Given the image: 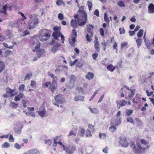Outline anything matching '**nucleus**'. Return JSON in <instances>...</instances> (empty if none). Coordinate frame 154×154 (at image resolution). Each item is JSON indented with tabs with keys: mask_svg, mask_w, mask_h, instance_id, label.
Returning <instances> with one entry per match:
<instances>
[{
	"mask_svg": "<svg viewBox=\"0 0 154 154\" xmlns=\"http://www.w3.org/2000/svg\"><path fill=\"white\" fill-rule=\"evenodd\" d=\"M91 34H87L86 36V38L87 41L90 42L91 41V38L93 37V35L91 36Z\"/></svg>",
	"mask_w": 154,
	"mask_h": 154,
	"instance_id": "nucleus-29",
	"label": "nucleus"
},
{
	"mask_svg": "<svg viewBox=\"0 0 154 154\" xmlns=\"http://www.w3.org/2000/svg\"><path fill=\"white\" fill-rule=\"evenodd\" d=\"M35 20L36 21V22L33 21L32 20L31 21H30L29 22L28 25L29 26V29L34 28L35 25H37L38 23V19L37 18H36Z\"/></svg>",
	"mask_w": 154,
	"mask_h": 154,
	"instance_id": "nucleus-10",
	"label": "nucleus"
},
{
	"mask_svg": "<svg viewBox=\"0 0 154 154\" xmlns=\"http://www.w3.org/2000/svg\"><path fill=\"white\" fill-rule=\"evenodd\" d=\"M32 75V74L31 72L29 74H27L25 77L24 80H29L30 78L31 77Z\"/></svg>",
	"mask_w": 154,
	"mask_h": 154,
	"instance_id": "nucleus-42",
	"label": "nucleus"
},
{
	"mask_svg": "<svg viewBox=\"0 0 154 154\" xmlns=\"http://www.w3.org/2000/svg\"><path fill=\"white\" fill-rule=\"evenodd\" d=\"M39 151L36 149H33L28 151L23 154H39Z\"/></svg>",
	"mask_w": 154,
	"mask_h": 154,
	"instance_id": "nucleus-11",
	"label": "nucleus"
},
{
	"mask_svg": "<svg viewBox=\"0 0 154 154\" xmlns=\"http://www.w3.org/2000/svg\"><path fill=\"white\" fill-rule=\"evenodd\" d=\"M22 128L23 126H16L14 128L15 132L18 134H20Z\"/></svg>",
	"mask_w": 154,
	"mask_h": 154,
	"instance_id": "nucleus-20",
	"label": "nucleus"
},
{
	"mask_svg": "<svg viewBox=\"0 0 154 154\" xmlns=\"http://www.w3.org/2000/svg\"><path fill=\"white\" fill-rule=\"evenodd\" d=\"M85 132V131L84 129L81 128L80 130L79 131V134L81 136L84 137Z\"/></svg>",
	"mask_w": 154,
	"mask_h": 154,
	"instance_id": "nucleus-30",
	"label": "nucleus"
},
{
	"mask_svg": "<svg viewBox=\"0 0 154 154\" xmlns=\"http://www.w3.org/2000/svg\"><path fill=\"white\" fill-rule=\"evenodd\" d=\"M48 75L50 76L53 79V81L52 83H57V81L58 78L57 77L54 75V74L50 72H48Z\"/></svg>",
	"mask_w": 154,
	"mask_h": 154,
	"instance_id": "nucleus-16",
	"label": "nucleus"
},
{
	"mask_svg": "<svg viewBox=\"0 0 154 154\" xmlns=\"http://www.w3.org/2000/svg\"><path fill=\"white\" fill-rule=\"evenodd\" d=\"M23 96L24 95L22 93L20 92L18 95L15 96L14 100L16 101H19L23 98Z\"/></svg>",
	"mask_w": 154,
	"mask_h": 154,
	"instance_id": "nucleus-17",
	"label": "nucleus"
},
{
	"mask_svg": "<svg viewBox=\"0 0 154 154\" xmlns=\"http://www.w3.org/2000/svg\"><path fill=\"white\" fill-rule=\"evenodd\" d=\"M53 30L54 32L53 33V36L56 40L59 41L58 37H60L61 34L60 32V28L58 26H54L53 27Z\"/></svg>",
	"mask_w": 154,
	"mask_h": 154,
	"instance_id": "nucleus-5",
	"label": "nucleus"
},
{
	"mask_svg": "<svg viewBox=\"0 0 154 154\" xmlns=\"http://www.w3.org/2000/svg\"><path fill=\"white\" fill-rule=\"evenodd\" d=\"M98 54L97 53H94L92 54V58L94 60H95L96 58L98 57Z\"/></svg>",
	"mask_w": 154,
	"mask_h": 154,
	"instance_id": "nucleus-51",
	"label": "nucleus"
},
{
	"mask_svg": "<svg viewBox=\"0 0 154 154\" xmlns=\"http://www.w3.org/2000/svg\"><path fill=\"white\" fill-rule=\"evenodd\" d=\"M39 38L42 42L47 41L50 37L51 31L45 29H42L40 31Z\"/></svg>",
	"mask_w": 154,
	"mask_h": 154,
	"instance_id": "nucleus-2",
	"label": "nucleus"
},
{
	"mask_svg": "<svg viewBox=\"0 0 154 154\" xmlns=\"http://www.w3.org/2000/svg\"><path fill=\"white\" fill-rule=\"evenodd\" d=\"M99 31L100 35L102 36H103L104 35V31L103 29L102 28H100Z\"/></svg>",
	"mask_w": 154,
	"mask_h": 154,
	"instance_id": "nucleus-57",
	"label": "nucleus"
},
{
	"mask_svg": "<svg viewBox=\"0 0 154 154\" xmlns=\"http://www.w3.org/2000/svg\"><path fill=\"white\" fill-rule=\"evenodd\" d=\"M104 21L107 23H109L110 20L109 18L107 17V15L106 13H105L104 14Z\"/></svg>",
	"mask_w": 154,
	"mask_h": 154,
	"instance_id": "nucleus-38",
	"label": "nucleus"
},
{
	"mask_svg": "<svg viewBox=\"0 0 154 154\" xmlns=\"http://www.w3.org/2000/svg\"><path fill=\"white\" fill-rule=\"evenodd\" d=\"M9 89L7 88V92H6V94H5L3 95V97L5 98L7 97L8 96V95L10 94V89L9 88H8Z\"/></svg>",
	"mask_w": 154,
	"mask_h": 154,
	"instance_id": "nucleus-46",
	"label": "nucleus"
},
{
	"mask_svg": "<svg viewBox=\"0 0 154 154\" xmlns=\"http://www.w3.org/2000/svg\"><path fill=\"white\" fill-rule=\"evenodd\" d=\"M140 142L142 144L145 145H146L148 144L147 142L144 139H141L140 140Z\"/></svg>",
	"mask_w": 154,
	"mask_h": 154,
	"instance_id": "nucleus-59",
	"label": "nucleus"
},
{
	"mask_svg": "<svg viewBox=\"0 0 154 154\" xmlns=\"http://www.w3.org/2000/svg\"><path fill=\"white\" fill-rule=\"evenodd\" d=\"M90 110L91 112L94 113H97V109L96 108L93 109L90 108Z\"/></svg>",
	"mask_w": 154,
	"mask_h": 154,
	"instance_id": "nucleus-61",
	"label": "nucleus"
},
{
	"mask_svg": "<svg viewBox=\"0 0 154 154\" xmlns=\"http://www.w3.org/2000/svg\"><path fill=\"white\" fill-rule=\"evenodd\" d=\"M54 100L56 102L54 103L55 105L59 106V105L57 104H61L63 103L64 101V98L63 95L61 94H59L54 97Z\"/></svg>",
	"mask_w": 154,
	"mask_h": 154,
	"instance_id": "nucleus-4",
	"label": "nucleus"
},
{
	"mask_svg": "<svg viewBox=\"0 0 154 154\" xmlns=\"http://www.w3.org/2000/svg\"><path fill=\"white\" fill-rule=\"evenodd\" d=\"M45 113L46 112L44 110L38 111V114L41 117H43Z\"/></svg>",
	"mask_w": 154,
	"mask_h": 154,
	"instance_id": "nucleus-40",
	"label": "nucleus"
},
{
	"mask_svg": "<svg viewBox=\"0 0 154 154\" xmlns=\"http://www.w3.org/2000/svg\"><path fill=\"white\" fill-rule=\"evenodd\" d=\"M7 15L6 11L0 10V18L5 20L6 19Z\"/></svg>",
	"mask_w": 154,
	"mask_h": 154,
	"instance_id": "nucleus-22",
	"label": "nucleus"
},
{
	"mask_svg": "<svg viewBox=\"0 0 154 154\" xmlns=\"http://www.w3.org/2000/svg\"><path fill=\"white\" fill-rule=\"evenodd\" d=\"M116 103L119 109H120L121 107L125 106L127 102L125 100L123 99L122 100H117Z\"/></svg>",
	"mask_w": 154,
	"mask_h": 154,
	"instance_id": "nucleus-9",
	"label": "nucleus"
},
{
	"mask_svg": "<svg viewBox=\"0 0 154 154\" xmlns=\"http://www.w3.org/2000/svg\"><path fill=\"white\" fill-rule=\"evenodd\" d=\"M14 146L15 148L17 149H20L21 148L20 146L17 143L14 144Z\"/></svg>",
	"mask_w": 154,
	"mask_h": 154,
	"instance_id": "nucleus-60",
	"label": "nucleus"
},
{
	"mask_svg": "<svg viewBox=\"0 0 154 154\" xmlns=\"http://www.w3.org/2000/svg\"><path fill=\"white\" fill-rule=\"evenodd\" d=\"M94 126H89L87 130H86L85 136L86 137H91L92 136V134L91 133V131H94Z\"/></svg>",
	"mask_w": 154,
	"mask_h": 154,
	"instance_id": "nucleus-8",
	"label": "nucleus"
},
{
	"mask_svg": "<svg viewBox=\"0 0 154 154\" xmlns=\"http://www.w3.org/2000/svg\"><path fill=\"white\" fill-rule=\"evenodd\" d=\"M124 88H125L126 89H127L128 90L131 91V93L130 94L128 95V98L129 99H131L132 98V97L134 96V94H135V90H133L131 89H129V88L127 87V86H125V85L124 87Z\"/></svg>",
	"mask_w": 154,
	"mask_h": 154,
	"instance_id": "nucleus-14",
	"label": "nucleus"
},
{
	"mask_svg": "<svg viewBox=\"0 0 154 154\" xmlns=\"http://www.w3.org/2000/svg\"><path fill=\"white\" fill-rule=\"evenodd\" d=\"M119 144L123 147L126 148L128 146V143L125 137H120Z\"/></svg>",
	"mask_w": 154,
	"mask_h": 154,
	"instance_id": "nucleus-7",
	"label": "nucleus"
},
{
	"mask_svg": "<svg viewBox=\"0 0 154 154\" xmlns=\"http://www.w3.org/2000/svg\"><path fill=\"white\" fill-rule=\"evenodd\" d=\"M84 7L82 6L79 7L78 12L79 13V15L76 14L74 16V17L77 19L79 25L82 26L84 25L87 23V15L86 12L84 10Z\"/></svg>",
	"mask_w": 154,
	"mask_h": 154,
	"instance_id": "nucleus-1",
	"label": "nucleus"
},
{
	"mask_svg": "<svg viewBox=\"0 0 154 154\" xmlns=\"http://www.w3.org/2000/svg\"><path fill=\"white\" fill-rule=\"evenodd\" d=\"M40 43H38L37 45H35L34 49L33 50H32V51L34 52L37 51L38 50L39 48H40Z\"/></svg>",
	"mask_w": 154,
	"mask_h": 154,
	"instance_id": "nucleus-35",
	"label": "nucleus"
},
{
	"mask_svg": "<svg viewBox=\"0 0 154 154\" xmlns=\"http://www.w3.org/2000/svg\"><path fill=\"white\" fill-rule=\"evenodd\" d=\"M60 37H61V42L63 43H64L65 40V37L63 35H62V34L61 33V34L60 35Z\"/></svg>",
	"mask_w": 154,
	"mask_h": 154,
	"instance_id": "nucleus-62",
	"label": "nucleus"
},
{
	"mask_svg": "<svg viewBox=\"0 0 154 154\" xmlns=\"http://www.w3.org/2000/svg\"><path fill=\"white\" fill-rule=\"evenodd\" d=\"M94 14L98 17L100 16L99 12L98 9H96L95 10V11H94Z\"/></svg>",
	"mask_w": 154,
	"mask_h": 154,
	"instance_id": "nucleus-55",
	"label": "nucleus"
},
{
	"mask_svg": "<svg viewBox=\"0 0 154 154\" xmlns=\"http://www.w3.org/2000/svg\"><path fill=\"white\" fill-rule=\"evenodd\" d=\"M106 136H107L106 134L104 133H99V137L100 139H103L106 138Z\"/></svg>",
	"mask_w": 154,
	"mask_h": 154,
	"instance_id": "nucleus-34",
	"label": "nucleus"
},
{
	"mask_svg": "<svg viewBox=\"0 0 154 154\" xmlns=\"http://www.w3.org/2000/svg\"><path fill=\"white\" fill-rule=\"evenodd\" d=\"M64 3L63 1L61 0H57L56 2V4L60 6Z\"/></svg>",
	"mask_w": 154,
	"mask_h": 154,
	"instance_id": "nucleus-56",
	"label": "nucleus"
},
{
	"mask_svg": "<svg viewBox=\"0 0 154 154\" xmlns=\"http://www.w3.org/2000/svg\"><path fill=\"white\" fill-rule=\"evenodd\" d=\"M116 128L115 127V126H111L109 128V130L111 132L114 131Z\"/></svg>",
	"mask_w": 154,
	"mask_h": 154,
	"instance_id": "nucleus-50",
	"label": "nucleus"
},
{
	"mask_svg": "<svg viewBox=\"0 0 154 154\" xmlns=\"http://www.w3.org/2000/svg\"><path fill=\"white\" fill-rule=\"evenodd\" d=\"M17 94V92L15 90V87L13 89H10V96L13 97L16 96Z\"/></svg>",
	"mask_w": 154,
	"mask_h": 154,
	"instance_id": "nucleus-25",
	"label": "nucleus"
},
{
	"mask_svg": "<svg viewBox=\"0 0 154 154\" xmlns=\"http://www.w3.org/2000/svg\"><path fill=\"white\" fill-rule=\"evenodd\" d=\"M88 5V8L90 11L92 8V3L88 1L87 2Z\"/></svg>",
	"mask_w": 154,
	"mask_h": 154,
	"instance_id": "nucleus-52",
	"label": "nucleus"
},
{
	"mask_svg": "<svg viewBox=\"0 0 154 154\" xmlns=\"http://www.w3.org/2000/svg\"><path fill=\"white\" fill-rule=\"evenodd\" d=\"M76 146L72 144L69 145V147L66 146L64 151H65L66 153L68 154H72L74 151L76 150Z\"/></svg>",
	"mask_w": 154,
	"mask_h": 154,
	"instance_id": "nucleus-6",
	"label": "nucleus"
},
{
	"mask_svg": "<svg viewBox=\"0 0 154 154\" xmlns=\"http://www.w3.org/2000/svg\"><path fill=\"white\" fill-rule=\"evenodd\" d=\"M119 31L120 34H124L125 33V30L123 27L122 28H120Z\"/></svg>",
	"mask_w": 154,
	"mask_h": 154,
	"instance_id": "nucleus-58",
	"label": "nucleus"
},
{
	"mask_svg": "<svg viewBox=\"0 0 154 154\" xmlns=\"http://www.w3.org/2000/svg\"><path fill=\"white\" fill-rule=\"evenodd\" d=\"M58 18L60 20H62L64 19V17L63 14L61 13H59L58 15Z\"/></svg>",
	"mask_w": 154,
	"mask_h": 154,
	"instance_id": "nucleus-45",
	"label": "nucleus"
},
{
	"mask_svg": "<svg viewBox=\"0 0 154 154\" xmlns=\"http://www.w3.org/2000/svg\"><path fill=\"white\" fill-rule=\"evenodd\" d=\"M94 74L92 72H89L85 76L86 79L89 80L92 79L94 77Z\"/></svg>",
	"mask_w": 154,
	"mask_h": 154,
	"instance_id": "nucleus-18",
	"label": "nucleus"
},
{
	"mask_svg": "<svg viewBox=\"0 0 154 154\" xmlns=\"http://www.w3.org/2000/svg\"><path fill=\"white\" fill-rule=\"evenodd\" d=\"M143 32L144 30L143 29H141L137 33V37L139 38H140L143 35Z\"/></svg>",
	"mask_w": 154,
	"mask_h": 154,
	"instance_id": "nucleus-33",
	"label": "nucleus"
},
{
	"mask_svg": "<svg viewBox=\"0 0 154 154\" xmlns=\"http://www.w3.org/2000/svg\"><path fill=\"white\" fill-rule=\"evenodd\" d=\"M51 84V82L50 81L47 82L42 85V86L45 87H48V86Z\"/></svg>",
	"mask_w": 154,
	"mask_h": 154,
	"instance_id": "nucleus-48",
	"label": "nucleus"
},
{
	"mask_svg": "<svg viewBox=\"0 0 154 154\" xmlns=\"http://www.w3.org/2000/svg\"><path fill=\"white\" fill-rule=\"evenodd\" d=\"M60 46V45L59 44H58L57 45H55L52 48V51L53 53H55L58 49V47Z\"/></svg>",
	"mask_w": 154,
	"mask_h": 154,
	"instance_id": "nucleus-32",
	"label": "nucleus"
},
{
	"mask_svg": "<svg viewBox=\"0 0 154 154\" xmlns=\"http://www.w3.org/2000/svg\"><path fill=\"white\" fill-rule=\"evenodd\" d=\"M52 142V141L50 139L46 140H45V143L48 144L49 146L51 145Z\"/></svg>",
	"mask_w": 154,
	"mask_h": 154,
	"instance_id": "nucleus-53",
	"label": "nucleus"
},
{
	"mask_svg": "<svg viewBox=\"0 0 154 154\" xmlns=\"http://www.w3.org/2000/svg\"><path fill=\"white\" fill-rule=\"evenodd\" d=\"M87 31L89 34H91V36H92L93 35V29L94 28L93 26L89 24L87 25Z\"/></svg>",
	"mask_w": 154,
	"mask_h": 154,
	"instance_id": "nucleus-15",
	"label": "nucleus"
},
{
	"mask_svg": "<svg viewBox=\"0 0 154 154\" xmlns=\"http://www.w3.org/2000/svg\"><path fill=\"white\" fill-rule=\"evenodd\" d=\"M25 88V85L24 84H22L19 86L18 89L20 91L23 92L24 91Z\"/></svg>",
	"mask_w": 154,
	"mask_h": 154,
	"instance_id": "nucleus-37",
	"label": "nucleus"
},
{
	"mask_svg": "<svg viewBox=\"0 0 154 154\" xmlns=\"http://www.w3.org/2000/svg\"><path fill=\"white\" fill-rule=\"evenodd\" d=\"M153 91H151L150 92H149L148 90H146V93L147 94V96L148 97H149L151 95H152L153 94Z\"/></svg>",
	"mask_w": 154,
	"mask_h": 154,
	"instance_id": "nucleus-63",
	"label": "nucleus"
},
{
	"mask_svg": "<svg viewBox=\"0 0 154 154\" xmlns=\"http://www.w3.org/2000/svg\"><path fill=\"white\" fill-rule=\"evenodd\" d=\"M142 39L140 38H138L136 39V42L138 48H139L142 45Z\"/></svg>",
	"mask_w": 154,
	"mask_h": 154,
	"instance_id": "nucleus-24",
	"label": "nucleus"
},
{
	"mask_svg": "<svg viewBox=\"0 0 154 154\" xmlns=\"http://www.w3.org/2000/svg\"><path fill=\"white\" fill-rule=\"evenodd\" d=\"M128 45V43L127 42H122L121 44V47L123 48L125 46H126Z\"/></svg>",
	"mask_w": 154,
	"mask_h": 154,
	"instance_id": "nucleus-64",
	"label": "nucleus"
},
{
	"mask_svg": "<svg viewBox=\"0 0 154 154\" xmlns=\"http://www.w3.org/2000/svg\"><path fill=\"white\" fill-rule=\"evenodd\" d=\"M18 106V104L17 103H13L12 102H10V107L13 108H16Z\"/></svg>",
	"mask_w": 154,
	"mask_h": 154,
	"instance_id": "nucleus-36",
	"label": "nucleus"
},
{
	"mask_svg": "<svg viewBox=\"0 0 154 154\" xmlns=\"http://www.w3.org/2000/svg\"><path fill=\"white\" fill-rule=\"evenodd\" d=\"M143 38L145 44L147 48L148 49H150L151 47V43L149 40H146L145 38V34L144 35V36Z\"/></svg>",
	"mask_w": 154,
	"mask_h": 154,
	"instance_id": "nucleus-19",
	"label": "nucleus"
},
{
	"mask_svg": "<svg viewBox=\"0 0 154 154\" xmlns=\"http://www.w3.org/2000/svg\"><path fill=\"white\" fill-rule=\"evenodd\" d=\"M131 147L133 151L136 153H138L139 152L138 149L136 148L135 144L134 143H133L130 146Z\"/></svg>",
	"mask_w": 154,
	"mask_h": 154,
	"instance_id": "nucleus-27",
	"label": "nucleus"
},
{
	"mask_svg": "<svg viewBox=\"0 0 154 154\" xmlns=\"http://www.w3.org/2000/svg\"><path fill=\"white\" fill-rule=\"evenodd\" d=\"M107 68L108 70L111 72H113L115 69V67L113 66V65L111 64L107 66Z\"/></svg>",
	"mask_w": 154,
	"mask_h": 154,
	"instance_id": "nucleus-26",
	"label": "nucleus"
},
{
	"mask_svg": "<svg viewBox=\"0 0 154 154\" xmlns=\"http://www.w3.org/2000/svg\"><path fill=\"white\" fill-rule=\"evenodd\" d=\"M9 143H8L7 142H5L2 145V148H6L8 147H9Z\"/></svg>",
	"mask_w": 154,
	"mask_h": 154,
	"instance_id": "nucleus-44",
	"label": "nucleus"
},
{
	"mask_svg": "<svg viewBox=\"0 0 154 154\" xmlns=\"http://www.w3.org/2000/svg\"><path fill=\"white\" fill-rule=\"evenodd\" d=\"M72 135H73L74 136H76V131H74L73 130H71L69 134L68 135V137H69V136H71Z\"/></svg>",
	"mask_w": 154,
	"mask_h": 154,
	"instance_id": "nucleus-43",
	"label": "nucleus"
},
{
	"mask_svg": "<svg viewBox=\"0 0 154 154\" xmlns=\"http://www.w3.org/2000/svg\"><path fill=\"white\" fill-rule=\"evenodd\" d=\"M122 61H120L119 62L117 63V66H116V67H117L118 68H122Z\"/></svg>",
	"mask_w": 154,
	"mask_h": 154,
	"instance_id": "nucleus-54",
	"label": "nucleus"
},
{
	"mask_svg": "<svg viewBox=\"0 0 154 154\" xmlns=\"http://www.w3.org/2000/svg\"><path fill=\"white\" fill-rule=\"evenodd\" d=\"M133 111L132 109H128L126 111V113L127 115L128 116H130L131 114L132 113Z\"/></svg>",
	"mask_w": 154,
	"mask_h": 154,
	"instance_id": "nucleus-49",
	"label": "nucleus"
},
{
	"mask_svg": "<svg viewBox=\"0 0 154 154\" xmlns=\"http://www.w3.org/2000/svg\"><path fill=\"white\" fill-rule=\"evenodd\" d=\"M127 121L128 122H129L132 124H134V121L131 117H129L127 119Z\"/></svg>",
	"mask_w": 154,
	"mask_h": 154,
	"instance_id": "nucleus-47",
	"label": "nucleus"
},
{
	"mask_svg": "<svg viewBox=\"0 0 154 154\" xmlns=\"http://www.w3.org/2000/svg\"><path fill=\"white\" fill-rule=\"evenodd\" d=\"M149 12L150 13L152 14L154 13V5L150 3L148 7Z\"/></svg>",
	"mask_w": 154,
	"mask_h": 154,
	"instance_id": "nucleus-23",
	"label": "nucleus"
},
{
	"mask_svg": "<svg viewBox=\"0 0 154 154\" xmlns=\"http://www.w3.org/2000/svg\"><path fill=\"white\" fill-rule=\"evenodd\" d=\"M118 5L120 7H124L125 6V5L124 2L122 1H119L118 3Z\"/></svg>",
	"mask_w": 154,
	"mask_h": 154,
	"instance_id": "nucleus-41",
	"label": "nucleus"
},
{
	"mask_svg": "<svg viewBox=\"0 0 154 154\" xmlns=\"http://www.w3.org/2000/svg\"><path fill=\"white\" fill-rule=\"evenodd\" d=\"M94 46L96 51L98 52H99L100 51V44L97 38H95Z\"/></svg>",
	"mask_w": 154,
	"mask_h": 154,
	"instance_id": "nucleus-12",
	"label": "nucleus"
},
{
	"mask_svg": "<svg viewBox=\"0 0 154 154\" xmlns=\"http://www.w3.org/2000/svg\"><path fill=\"white\" fill-rule=\"evenodd\" d=\"M75 81V76L73 75H71L70 77V79L69 81L70 83L74 84Z\"/></svg>",
	"mask_w": 154,
	"mask_h": 154,
	"instance_id": "nucleus-28",
	"label": "nucleus"
},
{
	"mask_svg": "<svg viewBox=\"0 0 154 154\" xmlns=\"http://www.w3.org/2000/svg\"><path fill=\"white\" fill-rule=\"evenodd\" d=\"M57 86V84L56 83H52L50 85L49 88L51 89L52 93H54L56 89Z\"/></svg>",
	"mask_w": 154,
	"mask_h": 154,
	"instance_id": "nucleus-21",
	"label": "nucleus"
},
{
	"mask_svg": "<svg viewBox=\"0 0 154 154\" xmlns=\"http://www.w3.org/2000/svg\"><path fill=\"white\" fill-rule=\"evenodd\" d=\"M77 37V33L75 29H73L72 30V32L71 36L69 39V44L72 47H74L75 46V42L76 41V38Z\"/></svg>",
	"mask_w": 154,
	"mask_h": 154,
	"instance_id": "nucleus-3",
	"label": "nucleus"
},
{
	"mask_svg": "<svg viewBox=\"0 0 154 154\" xmlns=\"http://www.w3.org/2000/svg\"><path fill=\"white\" fill-rule=\"evenodd\" d=\"M71 26L74 28H76L78 27V23L76 19H72L70 22Z\"/></svg>",
	"mask_w": 154,
	"mask_h": 154,
	"instance_id": "nucleus-13",
	"label": "nucleus"
},
{
	"mask_svg": "<svg viewBox=\"0 0 154 154\" xmlns=\"http://www.w3.org/2000/svg\"><path fill=\"white\" fill-rule=\"evenodd\" d=\"M36 82L34 80H31V81L30 86L32 88H35L36 86Z\"/></svg>",
	"mask_w": 154,
	"mask_h": 154,
	"instance_id": "nucleus-39",
	"label": "nucleus"
},
{
	"mask_svg": "<svg viewBox=\"0 0 154 154\" xmlns=\"http://www.w3.org/2000/svg\"><path fill=\"white\" fill-rule=\"evenodd\" d=\"M5 68V65L4 63L0 61V73L4 70Z\"/></svg>",
	"mask_w": 154,
	"mask_h": 154,
	"instance_id": "nucleus-31",
	"label": "nucleus"
}]
</instances>
